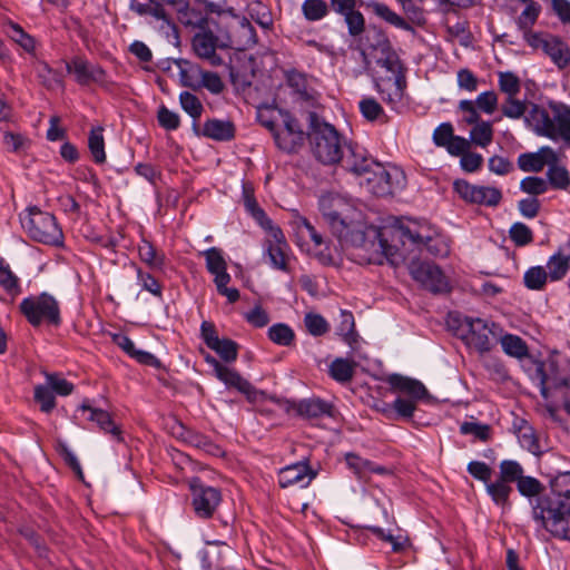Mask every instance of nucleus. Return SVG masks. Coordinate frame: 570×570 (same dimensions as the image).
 Wrapping results in <instances>:
<instances>
[{
	"label": "nucleus",
	"mask_w": 570,
	"mask_h": 570,
	"mask_svg": "<svg viewBox=\"0 0 570 570\" xmlns=\"http://www.w3.org/2000/svg\"><path fill=\"white\" fill-rule=\"evenodd\" d=\"M454 190L466 203L493 207L500 204L502 193L495 187L479 186L459 179L453 184Z\"/></svg>",
	"instance_id": "16"
},
{
	"label": "nucleus",
	"mask_w": 570,
	"mask_h": 570,
	"mask_svg": "<svg viewBox=\"0 0 570 570\" xmlns=\"http://www.w3.org/2000/svg\"><path fill=\"white\" fill-rule=\"evenodd\" d=\"M470 140L480 147L489 146L493 140V128L490 121L482 120L473 126L470 131Z\"/></svg>",
	"instance_id": "48"
},
{
	"label": "nucleus",
	"mask_w": 570,
	"mask_h": 570,
	"mask_svg": "<svg viewBox=\"0 0 570 570\" xmlns=\"http://www.w3.org/2000/svg\"><path fill=\"white\" fill-rule=\"evenodd\" d=\"M373 11L375 14H377L380 18L384 19L389 23L404 29V30H412V27L409 22H406L401 16L392 11L386 4L375 2L373 4Z\"/></svg>",
	"instance_id": "53"
},
{
	"label": "nucleus",
	"mask_w": 570,
	"mask_h": 570,
	"mask_svg": "<svg viewBox=\"0 0 570 570\" xmlns=\"http://www.w3.org/2000/svg\"><path fill=\"white\" fill-rule=\"evenodd\" d=\"M79 410L88 412V420L95 422L98 428L105 433L110 434L117 442H122V431L119 425L115 424L110 413L107 410L91 405L88 401H85Z\"/></svg>",
	"instance_id": "28"
},
{
	"label": "nucleus",
	"mask_w": 570,
	"mask_h": 570,
	"mask_svg": "<svg viewBox=\"0 0 570 570\" xmlns=\"http://www.w3.org/2000/svg\"><path fill=\"white\" fill-rule=\"evenodd\" d=\"M248 16L262 28L271 29L273 27L272 12L267 6L261 1H253L247 6Z\"/></svg>",
	"instance_id": "43"
},
{
	"label": "nucleus",
	"mask_w": 570,
	"mask_h": 570,
	"mask_svg": "<svg viewBox=\"0 0 570 570\" xmlns=\"http://www.w3.org/2000/svg\"><path fill=\"white\" fill-rule=\"evenodd\" d=\"M354 213H345V215H337L336 217L325 219L331 232L338 239H347L348 236L355 230Z\"/></svg>",
	"instance_id": "35"
},
{
	"label": "nucleus",
	"mask_w": 570,
	"mask_h": 570,
	"mask_svg": "<svg viewBox=\"0 0 570 570\" xmlns=\"http://www.w3.org/2000/svg\"><path fill=\"white\" fill-rule=\"evenodd\" d=\"M283 121V130L275 132V142L278 148L291 153L303 145L305 134L298 121L289 115H285Z\"/></svg>",
	"instance_id": "27"
},
{
	"label": "nucleus",
	"mask_w": 570,
	"mask_h": 570,
	"mask_svg": "<svg viewBox=\"0 0 570 570\" xmlns=\"http://www.w3.org/2000/svg\"><path fill=\"white\" fill-rule=\"evenodd\" d=\"M412 277L433 293L449 289V282L439 266L426 262H413L410 266Z\"/></svg>",
	"instance_id": "17"
},
{
	"label": "nucleus",
	"mask_w": 570,
	"mask_h": 570,
	"mask_svg": "<svg viewBox=\"0 0 570 570\" xmlns=\"http://www.w3.org/2000/svg\"><path fill=\"white\" fill-rule=\"evenodd\" d=\"M517 489L522 497L528 499L541 498L544 491V485L535 478L530 475H522L520 480H518Z\"/></svg>",
	"instance_id": "46"
},
{
	"label": "nucleus",
	"mask_w": 570,
	"mask_h": 570,
	"mask_svg": "<svg viewBox=\"0 0 570 570\" xmlns=\"http://www.w3.org/2000/svg\"><path fill=\"white\" fill-rule=\"evenodd\" d=\"M289 224L294 230L296 244L301 249L313 252L315 257L323 265L333 264V257L326 249L318 250L325 244L323 236L316 230L312 223L297 210H292Z\"/></svg>",
	"instance_id": "10"
},
{
	"label": "nucleus",
	"mask_w": 570,
	"mask_h": 570,
	"mask_svg": "<svg viewBox=\"0 0 570 570\" xmlns=\"http://www.w3.org/2000/svg\"><path fill=\"white\" fill-rule=\"evenodd\" d=\"M358 107L362 116L368 121H375L385 116L382 106L374 98H363Z\"/></svg>",
	"instance_id": "63"
},
{
	"label": "nucleus",
	"mask_w": 570,
	"mask_h": 570,
	"mask_svg": "<svg viewBox=\"0 0 570 570\" xmlns=\"http://www.w3.org/2000/svg\"><path fill=\"white\" fill-rule=\"evenodd\" d=\"M188 438V445L199 449L209 455L223 456L225 454L224 450L218 444L199 431L194 430L193 434Z\"/></svg>",
	"instance_id": "38"
},
{
	"label": "nucleus",
	"mask_w": 570,
	"mask_h": 570,
	"mask_svg": "<svg viewBox=\"0 0 570 570\" xmlns=\"http://www.w3.org/2000/svg\"><path fill=\"white\" fill-rule=\"evenodd\" d=\"M308 140L315 158L325 164L333 165L340 161L343 150V137L330 122L320 118L315 112L308 116Z\"/></svg>",
	"instance_id": "4"
},
{
	"label": "nucleus",
	"mask_w": 570,
	"mask_h": 570,
	"mask_svg": "<svg viewBox=\"0 0 570 570\" xmlns=\"http://www.w3.org/2000/svg\"><path fill=\"white\" fill-rule=\"evenodd\" d=\"M550 493L532 503V518L552 537L570 541V471L542 472Z\"/></svg>",
	"instance_id": "1"
},
{
	"label": "nucleus",
	"mask_w": 570,
	"mask_h": 570,
	"mask_svg": "<svg viewBox=\"0 0 570 570\" xmlns=\"http://www.w3.org/2000/svg\"><path fill=\"white\" fill-rule=\"evenodd\" d=\"M190 507L195 518L212 519L223 501L220 489L205 484L200 478L189 480Z\"/></svg>",
	"instance_id": "11"
},
{
	"label": "nucleus",
	"mask_w": 570,
	"mask_h": 570,
	"mask_svg": "<svg viewBox=\"0 0 570 570\" xmlns=\"http://www.w3.org/2000/svg\"><path fill=\"white\" fill-rule=\"evenodd\" d=\"M434 401H438V399L433 394H406V396L399 394L393 401V407L384 409L385 417L390 420L410 419L417 403H432Z\"/></svg>",
	"instance_id": "23"
},
{
	"label": "nucleus",
	"mask_w": 570,
	"mask_h": 570,
	"mask_svg": "<svg viewBox=\"0 0 570 570\" xmlns=\"http://www.w3.org/2000/svg\"><path fill=\"white\" fill-rule=\"evenodd\" d=\"M318 205L324 220L355 212L354 207L344 197L333 193L322 195Z\"/></svg>",
	"instance_id": "30"
},
{
	"label": "nucleus",
	"mask_w": 570,
	"mask_h": 570,
	"mask_svg": "<svg viewBox=\"0 0 570 570\" xmlns=\"http://www.w3.org/2000/svg\"><path fill=\"white\" fill-rule=\"evenodd\" d=\"M511 240L517 246H527L533 242L532 230L523 223H514L509 230Z\"/></svg>",
	"instance_id": "62"
},
{
	"label": "nucleus",
	"mask_w": 570,
	"mask_h": 570,
	"mask_svg": "<svg viewBox=\"0 0 570 570\" xmlns=\"http://www.w3.org/2000/svg\"><path fill=\"white\" fill-rule=\"evenodd\" d=\"M499 89L507 97L517 96L521 90L520 79L510 71L499 72Z\"/></svg>",
	"instance_id": "60"
},
{
	"label": "nucleus",
	"mask_w": 570,
	"mask_h": 570,
	"mask_svg": "<svg viewBox=\"0 0 570 570\" xmlns=\"http://www.w3.org/2000/svg\"><path fill=\"white\" fill-rule=\"evenodd\" d=\"M525 42L534 50H541L559 68L570 63V47L561 38L548 32H527Z\"/></svg>",
	"instance_id": "14"
},
{
	"label": "nucleus",
	"mask_w": 570,
	"mask_h": 570,
	"mask_svg": "<svg viewBox=\"0 0 570 570\" xmlns=\"http://www.w3.org/2000/svg\"><path fill=\"white\" fill-rule=\"evenodd\" d=\"M498 340L501 343L503 351L511 356L521 358L528 354V347L524 341L512 334L499 335Z\"/></svg>",
	"instance_id": "42"
},
{
	"label": "nucleus",
	"mask_w": 570,
	"mask_h": 570,
	"mask_svg": "<svg viewBox=\"0 0 570 570\" xmlns=\"http://www.w3.org/2000/svg\"><path fill=\"white\" fill-rule=\"evenodd\" d=\"M377 65L390 72L391 76L377 79L375 87L382 96L383 101L394 105L401 100L405 87L403 65L396 52L390 48L382 49Z\"/></svg>",
	"instance_id": "6"
},
{
	"label": "nucleus",
	"mask_w": 570,
	"mask_h": 570,
	"mask_svg": "<svg viewBox=\"0 0 570 570\" xmlns=\"http://www.w3.org/2000/svg\"><path fill=\"white\" fill-rule=\"evenodd\" d=\"M265 230L268 233V237L263 243L264 258H267L272 268L286 274H292V261L294 259V256L284 233L275 225L266 228Z\"/></svg>",
	"instance_id": "12"
},
{
	"label": "nucleus",
	"mask_w": 570,
	"mask_h": 570,
	"mask_svg": "<svg viewBox=\"0 0 570 570\" xmlns=\"http://www.w3.org/2000/svg\"><path fill=\"white\" fill-rule=\"evenodd\" d=\"M549 278L551 281L562 279L570 269V242L560 246L547 263Z\"/></svg>",
	"instance_id": "31"
},
{
	"label": "nucleus",
	"mask_w": 570,
	"mask_h": 570,
	"mask_svg": "<svg viewBox=\"0 0 570 570\" xmlns=\"http://www.w3.org/2000/svg\"><path fill=\"white\" fill-rule=\"evenodd\" d=\"M73 385L59 374H46V383L38 385L35 392H72Z\"/></svg>",
	"instance_id": "50"
},
{
	"label": "nucleus",
	"mask_w": 570,
	"mask_h": 570,
	"mask_svg": "<svg viewBox=\"0 0 570 570\" xmlns=\"http://www.w3.org/2000/svg\"><path fill=\"white\" fill-rule=\"evenodd\" d=\"M21 224L28 235L36 242L47 245L62 244V230L58 226L55 216L49 213L31 207L26 215L21 216Z\"/></svg>",
	"instance_id": "8"
},
{
	"label": "nucleus",
	"mask_w": 570,
	"mask_h": 570,
	"mask_svg": "<svg viewBox=\"0 0 570 570\" xmlns=\"http://www.w3.org/2000/svg\"><path fill=\"white\" fill-rule=\"evenodd\" d=\"M216 47L217 38L212 32H199L193 38L195 53L215 67L223 65V59L216 53Z\"/></svg>",
	"instance_id": "29"
},
{
	"label": "nucleus",
	"mask_w": 570,
	"mask_h": 570,
	"mask_svg": "<svg viewBox=\"0 0 570 570\" xmlns=\"http://www.w3.org/2000/svg\"><path fill=\"white\" fill-rule=\"evenodd\" d=\"M246 401L257 411L272 414L277 411L302 420H314L323 416H334L333 403L318 396H311L298 402L278 394H245Z\"/></svg>",
	"instance_id": "2"
},
{
	"label": "nucleus",
	"mask_w": 570,
	"mask_h": 570,
	"mask_svg": "<svg viewBox=\"0 0 570 570\" xmlns=\"http://www.w3.org/2000/svg\"><path fill=\"white\" fill-rule=\"evenodd\" d=\"M549 277V272H547L542 266H535L529 268L523 276L524 285L534 291L542 289L547 283Z\"/></svg>",
	"instance_id": "55"
},
{
	"label": "nucleus",
	"mask_w": 570,
	"mask_h": 570,
	"mask_svg": "<svg viewBox=\"0 0 570 570\" xmlns=\"http://www.w3.org/2000/svg\"><path fill=\"white\" fill-rule=\"evenodd\" d=\"M527 120L538 135L570 144V108L567 105L550 101L546 109L533 104Z\"/></svg>",
	"instance_id": "3"
},
{
	"label": "nucleus",
	"mask_w": 570,
	"mask_h": 570,
	"mask_svg": "<svg viewBox=\"0 0 570 570\" xmlns=\"http://www.w3.org/2000/svg\"><path fill=\"white\" fill-rule=\"evenodd\" d=\"M547 177L554 189L567 190L570 186V174L564 166L548 168Z\"/></svg>",
	"instance_id": "56"
},
{
	"label": "nucleus",
	"mask_w": 570,
	"mask_h": 570,
	"mask_svg": "<svg viewBox=\"0 0 570 570\" xmlns=\"http://www.w3.org/2000/svg\"><path fill=\"white\" fill-rule=\"evenodd\" d=\"M202 135L214 140H230L235 136V128L230 121L210 119L204 124Z\"/></svg>",
	"instance_id": "34"
},
{
	"label": "nucleus",
	"mask_w": 570,
	"mask_h": 570,
	"mask_svg": "<svg viewBox=\"0 0 570 570\" xmlns=\"http://www.w3.org/2000/svg\"><path fill=\"white\" fill-rule=\"evenodd\" d=\"M316 473L311 469L307 462H297L289 464L278 472V484L285 489L292 485L301 488L307 487L315 478Z\"/></svg>",
	"instance_id": "25"
},
{
	"label": "nucleus",
	"mask_w": 570,
	"mask_h": 570,
	"mask_svg": "<svg viewBox=\"0 0 570 570\" xmlns=\"http://www.w3.org/2000/svg\"><path fill=\"white\" fill-rule=\"evenodd\" d=\"M460 327L462 331H466L462 335L466 345L480 353L489 352L500 335V328L497 324L482 318L465 317Z\"/></svg>",
	"instance_id": "13"
},
{
	"label": "nucleus",
	"mask_w": 570,
	"mask_h": 570,
	"mask_svg": "<svg viewBox=\"0 0 570 570\" xmlns=\"http://www.w3.org/2000/svg\"><path fill=\"white\" fill-rule=\"evenodd\" d=\"M203 255L206 259V267L210 274L219 273L227 269V264L223 257L222 250L217 247L206 249Z\"/></svg>",
	"instance_id": "61"
},
{
	"label": "nucleus",
	"mask_w": 570,
	"mask_h": 570,
	"mask_svg": "<svg viewBox=\"0 0 570 570\" xmlns=\"http://www.w3.org/2000/svg\"><path fill=\"white\" fill-rule=\"evenodd\" d=\"M8 27V36L11 40L22 47L26 51L32 52L35 50V40L28 35L18 23L9 21L7 23Z\"/></svg>",
	"instance_id": "51"
},
{
	"label": "nucleus",
	"mask_w": 570,
	"mask_h": 570,
	"mask_svg": "<svg viewBox=\"0 0 570 570\" xmlns=\"http://www.w3.org/2000/svg\"><path fill=\"white\" fill-rule=\"evenodd\" d=\"M102 132V127H95L90 130L88 138L89 150L97 164H104L106 161L105 140Z\"/></svg>",
	"instance_id": "41"
},
{
	"label": "nucleus",
	"mask_w": 570,
	"mask_h": 570,
	"mask_svg": "<svg viewBox=\"0 0 570 570\" xmlns=\"http://www.w3.org/2000/svg\"><path fill=\"white\" fill-rule=\"evenodd\" d=\"M0 287L12 298L22 292L19 277L2 257H0Z\"/></svg>",
	"instance_id": "36"
},
{
	"label": "nucleus",
	"mask_w": 570,
	"mask_h": 570,
	"mask_svg": "<svg viewBox=\"0 0 570 570\" xmlns=\"http://www.w3.org/2000/svg\"><path fill=\"white\" fill-rule=\"evenodd\" d=\"M487 492L497 505H510L509 497L512 492V487L500 479L494 482L487 483Z\"/></svg>",
	"instance_id": "40"
},
{
	"label": "nucleus",
	"mask_w": 570,
	"mask_h": 570,
	"mask_svg": "<svg viewBox=\"0 0 570 570\" xmlns=\"http://www.w3.org/2000/svg\"><path fill=\"white\" fill-rule=\"evenodd\" d=\"M138 253L140 259L153 268H161L165 263V255L157 252L154 245L146 239L139 244Z\"/></svg>",
	"instance_id": "44"
},
{
	"label": "nucleus",
	"mask_w": 570,
	"mask_h": 570,
	"mask_svg": "<svg viewBox=\"0 0 570 570\" xmlns=\"http://www.w3.org/2000/svg\"><path fill=\"white\" fill-rule=\"evenodd\" d=\"M387 382L397 392H428L420 381L400 374L390 375Z\"/></svg>",
	"instance_id": "45"
},
{
	"label": "nucleus",
	"mask_w": 570,
	"mask_h": 570,
	"mask_svg": "<svg viewBox=\"0 0 570 570\" xmlns=\"http://www.w3.org/2000/svg\"><path fill=\"white\" fill-rule=\"evenodd\" d=\"M177 66L179 68V80L181 86L189 87L193 89L199 88V79L202 77V68L187 60H178Z\"/></svg>",
	"instance_id": "37"
},
{
	"label": "nucleus",
	"mask_w": 570,
	"mask_h": 570,
	"mask_svg": "<svg viewBox=\"0 0 570 570\" xmlns=\"http://www.w3.org/2000/svg\"><path fill=\"white\" fill-rule=\"evenodd\" d=\"M373 11L375 14H377L380 18L384 19L389 23L404 29V30H412V27L409 22H406L401 16L392 11L386 4L375 2L373 4Z\"/></svg>",
	"instance_id": "54"
},
{
	"label": "nucleus",
	"mask_w": 570,
	"mask_h": 570,
	"mask_svg": "<svg viewBox=\"0 0 570 570\" xmlns=\"http://www.w3.org/2000/svg\"><path fill=\"white\" fill-rule=\"evenodd\" d=\"M340 161L346 170L357 176L366 174L376 163L367 155V151L363 147L356 144H348L345 151L342 150V158Z\"/></svg>",
	"instance_id": "24"
},
{
	"label": "nucleus",
	"mask_w": 570,
	"mask_h": 570,
	"mask_svg": "<svg viewBox=\"0 0 570 570\" xmlns=\"http://www.w3.org/2000/svg\"><path fill=\"white\" fill-rule=\"evenodd\" d=\"M534 396L533 394H528ZM559 394H540L539 399L534 396L538 411L548 414L553 421H560L559 412L564 410L570 414V397H562V400H554Z\"/></svg>",
	"instance_id": "32"
},
{
	"label": "nucleus",
	"mask_w": 570,
	"mask_h": 570,
	"mask_svg": "<svg viewBox=\"0 0 570 570\" xmlns=\"http://www.w3.org/2000/svg\"><path fill=\"white\" fill-rule=\"evenodd\" d=\"M432 139L435 146L445 148L452 156H459L470 149V140L461 136H455L451 122H442L433 131Z\"/></svg>",
	"instance_id": "22"
},
{
	"label": "nucleus",
	"mask_w": 570,
	"mask_h": 570,
	"mask_svg": "<svg viewBox=\"0 0 570 570\" xmlns=\"http://www.w3.org/2000/svg\"><path fill=\"white\" fill-rule=\"evenodd\" d=\"M227 40L229 47L245 50L256 45L257 37L254 27L247 18L233 16L227 24Z\"/></svg>",
	"instance_id": "18"
},
{
	"label": "nucleus",
	"mask_w": 570,
	"mask_h": 570,
	"mask_svg": "<svg viewBox=\"0 0 570 570\" xmlns=\"http://www.w3.org/2000/svg\"><path fill=\"white\" fill-rule=\"evenodd\" d=\"M530 372L539 382L541 392L570 390V361L566 358L549 357L546 361H534Z\"/></svg>",
	"instance_id": "7"
},
{
	"label": "nucleus",
	"mask_w": 570,
	"mask_h": 570,
	"mask_svg": "<svg viewBox=\"0 0 570 570\" xmlns=\"http://www.w3.org/2000/svg\"><path fill=\"white\" fill-rule=\"evenodd\" d=\"M268 338L282 346H289L295 340L294 331L284 323H277L272 325L267 332Z\"/></svg>",
	"instance_id": "47"
},
{
	"label": "nucleus",
	"mask_w": 570,
	"mask_h": 570,
	"mask_svg": "<svg viewBox=\"0 0 570 570\" xmlns=\"http://www.w3.org/2000/svg\"><path fill=\"white\" fill-rule=\"evenodd\" d=\"M202 337L206 345L215 351L220 358L230 363L237 360L238 345L230 338H220L216 332L214 324L203 322L200 326Z\"/></svg>",
	"instance_id": "19"
},
{
	"label": "nucleus",
	"mask_w": 570,
	"mask_h": 570,
	"mask_svg": "<svg viewBox=\"0 0 570 570\" xmlns=\"http://www.w3.org/2000/svg\"><path fill=\"white\" fill-rule=\"evenodd\" d=\"M205 361L213 367L215 376L222 381L227 389L236 390L237 392H252L250 383L236 370L223 365L209 354L205 356Z\"/></svg>",
	"instance_id": "26"
},
{
	"label": "nucleus",
	"mask_w": 570,
	"mask_h": 570,
	"mask_svg": "<svg viewBox=\"0 0 570 570\" xmlns=\"http://www.w3.org/2000/svg\"><path fill=\"white\" fill-rule=\"evenodd\" d=\"M181 108L196 121L203 114L204 107L200 100L188 91H183L179 96Z\"/></svg>",
	"instance_id": "59"
},
{
	"label": "nucleus",
	"mask_w": 570,
	"mask_h": 570,
	"mask_svg": "<svg viewBox=\"0 0 570 570\" xmlns=\"http://www.w3.org/2000/svg\"><path fill=\"white\" fill-rule=\"evenodd\" d=\"M176 10L178 21L190 28H203L207 22L203 11L191 8L185 0H175L170 3Z\"/></svg>",
	"instance_id": "33"
},
{
	"label": "nucleus",
	"mask_w": 570,
	"mask_h": 570,
	"mask_svg": "<svg viewBox=\"0 0 570 570\" xmlns=\"http://www.w3.org/2000/svg\"><path fill=\"white\" fill-rule=\"evenodd\" d=\"M523 475V468L521 464L513 460H504L500 463V476L499 479L512 483H518Z\"/></svg>",
	"instance_id": "58"
},
{
	"label": "nucleus",
	"mask_w": 570,
	"mask_h": 570,
	"mask_svg": "<svg viewBox=\"0 0 570 570\" xmlns=\"http://www.w3.org/2000/svg\"><path fill=\"white\" fill-rule=\"evenodd\" d=\"M130 9L139 16H151L157 20H163L164 23H166L168 27L174 28V24L168 19L164 7L159 2L151 4L140 3L137 0H131Z\"/></svg>",
	"instance_id": "39"
},
{
	"label": "nucleus",
	"mask_w": 570,
	"mask_h": 570,
	"mask_svg": "<svg viewBox=\"0 0 570 570\" xmlns=\"http://www.w3.org/2000/svg\"><path fill=\"white\" fill-rule=\"evenodd\" d=\"M302 12L307 21H318L327 16L328 6L324 0H305Z\"/></svg>",
	"instance_id": "49"
},
{
	"label": "nucleus",
	"mask_w": 570,
	"mask_h": 570,
	"mask_svg": "<svg viewBox=\"0 0 570 570\" xmlns=\"http://www.w3.org/2000/svg\"><path fill=\"white\" fill-rule=\"evenodd\" d=\"M541 7L535 2H529L522 13L519 16L517 23L523 31V38L525 39L527 32H532L530 29L535 23Z\"/></svg>",
	"instance_id": "52"
},
{
	"label": "nucleus",
	"mask_w": 570,
	"mask_h": 570,
	"mask_svg": "<svg viewBox=\"0 0 570 570\" xmlns=\"http://www.w3.org/2000/svg\"><path fill=\"white\" fill-rule=\"evenodd\" d=\"M66 69L69 73L75 75L76 81L81 86H88L90 83L104 85L106 82L105 70L100 66L92 65L81 57H75L66 65Z\"/></svg>",
	"instance_id": "21"
},
{
	"label": "nucleus",
	"mask_w": 570,
	"mask_h": 570,
	"mask_svg": "<svg viewBox=\"0 0 570 570\" xmlns=\"http://www.w3.org/2000/svg\"><path fill=\"white\" fill-rule=\"evenodd\" d=\"M207 547L199 550L197 558L199 564L190 570H219L225 568L224 557L233 553V549L224 541H207Z\"/></svg>",
	"instance_id": "20"
},
{
	"label": "nucleus",
	"mask_w": 570,
	"mask_h": 570,
	"mask_svg": "<svg viewBox=\"0 0 570 570\" xmlns=\"http://www.w3.org/2000/svg\"><path fill=\"white\" fill-rule=\"evenodd\" d=\"M363 176L368 191L379 197L393 195L403 187L402 174L395 168L390 171L380 163H375Z\"/></svg>",
	"instance_id": "15"
},
{
	"label": "nucleus",
	"mask_w": 570,
	"mask_h": 570,
	"mask_svg": "<svg viewBox=\"0 0 570 570\" xmlns=\"http://www.w3.org/2000/svg\"><path fill=\"white\" fill-rule=\"evenodd\" d=\"M332 377L340 382L348 381L353 375V364L344 358H336L330 366Z\"/></svg>",
	"instance_id": "64"
},
{
	"label": "nucleus",
	"mask_w": 570,
	"mask_h": 570,
	"mask_svg": "<svg viewBox=\"0 0 570 570\" xmlns=\"http://www.w3.org/2000/svg\"><path fill=\"white\" fill-rule=\"evenodd\" d=\"M394 232L404 245L410 243L419 250L426 249L434 256H443L449 252L446 244L439 237L438 232L426 222L407 219L400 223Z\"/></svg>",
	"instance_id": "5"
},
{
	"label": "nucleus",
	"mask_w": 570,
	"mask_h": 570,
	"mask_svg": "<svg viewBox=\"0 0 570 570\" xmlns=\"http://www.w3.org/2000/svg\"><path fill=\"white\" fill-rule=\"evenodd\" d=\"M528 105L523 100L517 99V96H508L501 107L503 116L511 119H520L524 116Z\"/></svg>",
	"instance_id": "57"
},
{
	"label": "nucleus",
	"mask_w": 570,
	"mask_h": 570,
	"mask_svg": "<svg viewBox=\"0 0 570 570\" xmlns=\"http://www.w3.org/2000/svg\"><path fill=\"white\" fill-rule=\"evenodd\" d=\"M19 309L32 326L42 323L58 326L61 323L59 302L48 293L23 298Z\"/></svg>",
	"instance_id": "9"
}]
</instances>
